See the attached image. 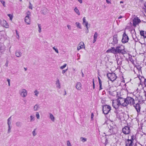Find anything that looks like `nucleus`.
Listing matches in <instances>:
<instances>
[{
    "instance_id": "f257e3e1",
    "label": "nucleus",
    "mask_w": 146,
    "mask_h": 146,
    "mask_svg": "<svg viewBox=\"0 0 146 146\" xmlns=\"http://www.w3.org/2000/svg\"><path fill=\"white\" fill-rule=\"evenodd\" d=\"M106 52L107 53H111L114 54L118 53L124 54L126 53L125 50L124 46L122 45H119L117 46L116 48L114 47H111L110 49L108 50Z\"/></svg>"
},
{
    "instance_id": "f03ea898",
    "label": "nucleus",
    "mask_w": 146,
    "mask_h": 146,
    "mask_svg": "<svg viewBox=\"0 0 146 146\" xmlns=\"http://www.w3.org/2000/svg\"><path fill=\"white\" fill-rule=\"evenodd\" d=\"M109 128L108 131L107 132V135H110L112 134H114L116 131V129L115 126L113 125V124L109 125H108Z\"/></svg>"
},
{
    "instance_id": "7ed1b4c3",
    "label": "nucleus",
    "mask_w": 146,
    "mask_h": 146,
    "mask_svg": "<svg viewBox=\"0 0 146 146\" xmlns=\"http://www.w3.org/2000/svg\"><path fill=\"white\" fill-rule=\"evenodd\" d=\"M127 99L122 98H118V101L121 106L125 107L127 105Z\"/></svg>"
},
{
    "instance_id": "20e7f679",
    "label": "nucleus",
    "mask_w": 146,
    "mask_h": 146,
    "mask_svg": "<svg viewBox=\"0 0 146 146\" xmlns=\"http://www.w3.org/2000/svg\"><path fill=\"white\" fill-rule=\"evenodd\" d=\"M111 109V107L109 105H104L103 107V112L105 114H108Z\"/></svg>"
},
{
    "instance_id": "39448f33",
    "label": "nucleus",
    "mask_w": 146,
    "mask_h": 146,
    "mask_svg": "<svg viewBox=\"0 0 146 146\" xmlns=\"http://www.w3.org/2000/svg\"><path fill=\"white\" fill-rule=\"evenodd\" d=\"M134 138V135H132L131 136L130 139L127 140L125 142L126 146H133Z\"/></svg>"
},
{
    "instance_id": "423d86ee",
    "label": "nucleus",
    "mask_w": 146,
    "mask_h": 146,
    "mask_svg": "<svg viewBox=\"0 0 146 146\" xmlns=\"http://www.w3.org/2000/svg\"><path fill=\"white\" fill-rule=\"evenodd\" d=\"M107 76L108 78L112 81L115 80L117 78L116 74L114 73H108L107 74Z\"/></svg>"
},
{
    "instance_id": "0eeeda50",
    "label": "nucleus",
    "mask_w": 146,
    "mask_h": 146,
    "mask_svg": "<svg viewBox=\"0 0 146 146\" xmlns=\"http://www.w3.org/2000/svg\"><path fill=\"white\" fill-rule=\"evenodd\" d=\"M19 94L20 96L23 98H25L27 95V91L25 89L22 88L19 90Z\"/></svg>"
},
{
    "instance_id": "6e6552de",
    "label": "nucleus",
    "mask_w": 146,
    "mask_h": 146,
    "mask_svg": "<svg viewBox=\"0 0 146 146\" xmlns=\"http://www.w3.org/2000/svg\"><path fill=\"white\" fill-rule=\"evenodd\" d=\"M112 106L115 109H118L120 105L119 102L118 101V98L116 100H113L112 101Z\"/></svg>"
},
{
    "instance_id": "1a4fd4ad",
    "label": "nucleus",
    "mask_w": 146,
    "mask_h": 146,
    "mask_svg": "<svg viewBox=\"0 0 146 146\" xmlns=\"http://www.w3.org/2000/svg\"><path fill=\"white\" fill-rule=\"evenodd\" d=\"M122 131L124 134H128L130 131V127L128 126H125L123 128Z\"/></svg>"
},
{
    "instance_id": "9d476101",
    "label": "nucleus",
    "mask_w": 146,
    "mask_h": 146,
    "mask_svg": "<svg viewBox=\"0 0 146 146\" xmlns=\"http://www.w3.org/2000/svg\"><path fill=\"white\" fill-rule=\"evenodd\" d=\"M141 21L137 17H135L133 20V25L135 27L137 25H138Z\"/></svg>"
},
{
    "instance_id": "9b49d317",
    "label": "nucleus",
    "mask_w": 146,
    "mask_h": 146,
    "mask_svg": "<svg viewBox=\"0 0 146 146\" xmlns=\"http://www.w3.org/2000/svg\"><path fill=\"white\" fill-rule=\"evenodd\" d=\"M127 102V105L129 104L130 105H134L135 104V101L134 99L131 97H127L126 98Z\"/></svg>"
},
{
    "instance_id": "f8f14e48",
    "label": "nucleus",
    "mask_w": 146,
    "mask_h": 146,
    "mask_svg": "<svg viewBox=\"0 0 146 146\" xmlns=\"http://www.w3.org/2000/svg\"><path fill=\"white\" fill-rule=\"evenodd\" d=\"M129 40L128 36L126 34L125 32H124L123 35V38L122 42L123 43H125L128 41Z\"/></svg>"
},
{
    "instance_id": "ddd939ff",
    "label": "nucleus",
    "mask_w": 146,
    "mask_h": 146,
    "mask_svg": "<svg viewBox=\"0 0 146 146\" xmlns=\"http://www.w3.org/2000/svg\"><path fill=\"white\" fill-rule=\"evenodd\" d=\"M115 57L117 64L118 66H120L121 65L122 62V58L120 56H117V57L115 55Z\"/></svg>"
},
{
    "instance_id": "4468645a",
    "label": "nucleus",
    "mask_w": 146,
    "mask_h": 146,
    "mask_svg": "<svg viewBox=\"0 0 146 146\" xmlns=\"http://www.w3.org/2000/svg\"><path fill=\"white\" fill-rule=\"evenodd\" d=\"M83 25H84L85 26V27H86V28L88 29V26H89V27L90 26V25L88 24V22L86 21V17H84L83 18Z\"/></svg>"
},
{
    "instance_id": "2eb2a0df",
    "label": "nucleus",
    "mask_w": 146,
    "mask_h": 146,
    "mask_svg": "<svg viewBox=\"0 0 146 146\" xmlns=\"http://www.w3.org/2000/svg\"><path fill=\"white\" fill-rule=\"evenodd\" d=\"M83 47L85 48L84 44V42H80L78 46L77 50H80L82 49Z\"/></svg>"
},
{
    "instance_id": "dca6fc26",
    "label": "nucleus",
    "mask_w": 146,
    "mask_h": 146,
    "mask_svg": "<svg viewBox=\"0 0 146 146\" xmlns=\"http://www.w3.org/2000/svg\"><path fill=\"white\" fill-rule=\"evenodd\" d=\"M31 18L30 17L25 16V21L27 25H30L31 24Z\"/></svg>"
},
{
    "instance_id": "f3484780",
    "label": "nucleus",
    "mask_w": 146,
    "mask_h": 146,
    "mask_svg": "<svg viewBox=\"0 0 146 146\" xmlns=\"http://www.w3.org/2000/svg\"><path fill=\"white\" fill-rule=\"evenodd\" d=\"M76 88L78 90H80L82 88V85L80 82H77L76 83Z\"/></svg>"
},
{
    "instance_id": "a211bd4d",
    "label": "nucleus",
    "mask_w": 146,
    "mask_h": 146,
    "mask_svg": "<svg viewBox=\"0 0 146 146\" xmlns=\"http://www.w3.org/2000/svg\"><path fill=\"white\" fill-rule=\"evenodd\" d=\"M135 109H136L138 113L139 112L140 110V106L139 104H137L134 105Z\"/></svg>"
},
{
    "instance_id": "6ab92c4d",
    "label": "nucleus",
    "mask_w": 146,
    "mask_h": 146,
    "mask_svg": "<svg viewBox=\"0 0 146 146\" xmlns=\"http://www.w3.org/2000/svg\"><path fill=\"white\" fill-rule=\"evenodd\" d=\"M117 35H115L113 36V42L114 44H116L118 42V40L117 39Z\"/></svg>"
},
{
    "instance_id": "aec40b11",
    "label": "nucleus",
    "mask_w": 146,
    "mask_h": 146,
    "mask_svg": "<svg viewBox=\"0 0 146 146\" xmlns=\"http://www.w3.org/2000/svg\"><path fill=\"white\" fill-rule=\"evenodd\" d=\"M15 54L16 56L18 57H21L22 55V53L20 50H17L16 51Z\"/></svg>"
},
{
    "instance_id": "412c9836",
    "label": "nucleus",
    "mask_w": 146,
    "mask_h": 146,
    "mask_svg": "<svg viewBox=\"0 0 146 146\" xmlns=\"http://www.w3.org/2000/svg\"><path fill=\"white\" fill-rule=\"evenodd\" d=\"M2 25L6 28H8L9 27V25L7 22L5 20H3L2 21Z\"/></svg>"
},
{
    "instance_id": "4be33fe9",
    "label": "nucleus",
    "mask_w": 146,
    "mask_h": 146,
    "mask_svg": "<svg viewBox=\"0 0 146 146\" xmlns=\"http://www.w3.org/2000/svg\"><path fill=\"white\" fill-rule=\"evenodd\" d=\"M39 105L38 104H35L33 107V110L34 111H38L40 109Z\"/></svg>"
},
{
    "instance_id": "5701e85b",
    "label": "nucleus",
    "mask_w": 146,
    "mask_h": 146,
    "mask_svg": "<svg viewBox=\"0 0 146 146\" xmlns=\"http://www.w3.org/2000/svg\"><path fill=\"white\" fill-rule=\"evenodd\" d=\"M56 87L58 89H60L61 88L60 84L59 81V80L58 78L56 82Z\"/></svg>"
},
{
    "instance_id": "b1692460",
    "label": "nucleus",
    "mask_w": 146,
    "mask_h": 146,
    "mask_svg": "<svg viewBox=\"0 0 146 146\" xmlns=\"http://www.w3.org/2000/svg\"><path fill=\"white\" fill-rule=\"evenodd\" d=\"M49 118L51 120L52 122H54L55 120V118L54 115L51 113H49Z\"/></svg>"
},
{
    "instance_id": "393cba45",
    "label": "nucleus",
    "mask_w": 146,
    "mask_h": 146,
    "mask_svg": "<svg viewBox=\"0 0 146 146\" xmlns=\"http://www.w3.org/2000/svg\"><path fill=\"white\" fill-rule=\"evenodd\" d=\"M98 36L97 33L96 32L95 33L94 36V40L93 41V43H95L96 41Z\"/></svg>"
},
{
    "instance_id": "a878e982",
    "label": "nucleus",
    "mask_w": 146,
    "mask_h": 146,
    "mask_svg": "<svg viewBox=\"0 0 146 146\" xmlns=\"http://www.w3.org/2000/svg\"><path fill=\"white\" fill-rule=\"evenodd\" d=\"M30 122H32L35 121V116L32 115H31L30 116Z\"/></svg>"
},
{
    "instance_id": "bb28decb",
    "label": "nucleus",
    "mask_w": 146,
    "mask_h": 146,
    "mask_svg": "<svg viewBox=\"0 0 146 146\" xmlns=\"http://www.w3.org/2000/svg\"><path fill=\"white\" fill-rule=\"evenodd\" d=\"M74 11L78 15H80V13L77 8V7H76L74 9Z\"/></svg>"
},
{
    "instance_id": "cd10ccee",
    "label": "nucleus",
    "mask_w": 146,
    "mask_h": 146,
    "mask_svg": "<svg viewBox=\"0 0 146 146\" xmlns=\"http://www.w3.org/2000/svg\"><path fill=\"white\" fill-rule=\"evenodd\" d=\"M140 34L142 36H143L144 37H146V32L143 31H141L140 32Z\"/></svg>"
},
{
    "instance_id": "c85d7f7f",
    "label": "nucleus",
    "mask_w": 146,
    "mask_h": 146,
    "mask_svg": "<svg viewBox=\"0 0 146 146\" xmlns=\"http://www.w3.org/2000/svg\"><path fill=\"white\" fill-rule=\"evenodd\" d=\"M32 134L33 136H35L37 134L36 129H34L32 132Z\"/></svg>"
},
{
    "instance_id": "c756f323",
    "label": "nucleus",
    "mask_w": 146,
    "mask_h": 146,
    "mask_svg": "<svg viewBox=\"0 0 146 146\" xmlns=\"http://www.w3.org/2000/svg\"><path fill=\"white\" fill-rule=\"evenodd\" d=\"M116 92L115 91H109V94L111 95L114 96L115 95V94H116Z\"/></svg>"
},
{
    "instance_id": "7c9ffc66",
    "label": "nucleus",
    "mask_w": 146,
    "mask_h": 146,
    "mask_svg": "<svg viewBox=\"0 0 146 146\" xmlns=\"http://www.w3.org/2000/svg\"><path fill=\"white\" fill-rule=\"evenodd\" d=\"M76 25L77 27L80 29H81V25L79 23L77 22H76Z\"/></svg>"
},
{
    "instance_id": "2f4dec72",
    "label": "nucleus",
    "mask_w": 146,
    "mask_h": 146,
    "mask_svg": "<svg viewBox=\"0 0 146 146\" xmlns=\"http://www.w3.org/2000/svg\"><path fill=\"white\" fill-rule=\"evenodd\" d=\"M16 125L18 127H20L21 126V122L20 121H17V122L16 123Z\"/></svg>"
},
{
    "instance_id": "473e14b6",
    "label": "nucleus",
    "mask_w": 146,
    "mask_h": 146,
    "mask_svg": "<svg viewBox=\"0 0 146 146\" xmlns=\"http://www.w3.org/2000/svg\"><path fill=\"white\" fill-rule=\"evenodd\" d=\"M36 117L37 119H39L40 118V116L38 112L36 113Z\"/></svg>"
},
{
    "instance_id": "72a5a7b5",
    "label": "nucleus",
    "mask_w": 146,
    "mask_h": 146,
    "mask_svg": "<svg viewBox=\"0 0 146 146\" xmlns=\"http://www.w3.org/2000/svg\"><path fill=\"white\" fill-rule=\"evenodd\" d=\"M34 93H35V95L36 96H38V94H39V92L37 90H35L34 91Z\"/></svg>"
},
{
    "instance_id": "f704fd0d",
    "label": "nucleus",
    "mask_w": 146,
    "mask_h": 146,
    "mask_svg": "<svg viewBox=\"0 0 146 146\" xmlns=\"http://www.w3.org/2000/svg\"><path fill=\"white\" fill-rule=\"evenodd\" d=\"M80 140L83 142H84L87 141L86 138L82 137L80 138Z\"/></svg>"
},
{
    "instance_id": "c9c22d12",
    "label": "nucleus",
    "mask_w": 146,
    "mask_h": 146,
    "mask_svg": "<svg viewBox=\"0 0 146 146\" xmlns=\"http://www.w3.org/2000/svg\"><path fill=\"white\" fill-rule=\"evenodd\" d=\"M66 66L67 64H64L63 66H62L60 67V68L61 70L63 69L66 67Z\"/></svg>"
},
{
    "instance_id": "e433bc0d",
    "label": "nucleus",
    "mask_w": 146,
    "mask_h": 146,
    "mask_svg": "<svg viewBox=\"0 0 146 146\" xmlns=\"http://www.w3.org/2000/svg\"><path fill=\"white\" fill-rule=\"evenodd\" d=\"M38 27L39 29L38 31L39 33H40L41 31V26L40 24H38Z\"/></svg>"
},
{
    "instance_id": "4c0bfd02",
    "label": "nucleus",
    "mask_w": 146,
    "mask_h": 146,
    "mask_svg": "<svg viewBox=\"0 0 146 146\" xmlns=\"http://www.w3.org/2000/svg\"><path fill=\"white\" fill-rule=\"evenodd\" d=\"M26 14V15H26V16H28V17H30V16H31V13L29 11H27V12Z\"/></svg>"
},
{
    "instance_id": "58836bf2",
    "label": "nucleus",
    "mask_w": 146,
    "mask_h": 146,
    "mask_svg": "<svg viewBox=\"0 0 146 146\" xmlns=\"http://www.w3.org/2000/svg\"><path fill=\"white\" fill-rule=\"evenodd\" d=\"M8 126V129L7 133H9L10 132H11V126Z\"/></svg>"
},
{
    "instance_id": "ea45409f",
    "label": "nucleus",
    "mask_w": 146,
    "mask_h": 146,
    "mask_svg": "<svg viewBox=\"0 0 146 146\" xmlns=\"http://www.w3.org/2000/svg\"><path fill=\"white\" fill-rule=\"evenodd\" d=\"M52 48L57 53H59L58 51L57 48H56L55 47H54Z\"/></svg>"
},
{
    "instance_id": "a19ab883",
    "label": "nucleus",
    "mask_w": 146,
    "mask_h": 146,
    "mask_svg": "<svg viewBox=\"0 0 146 146\" xmlns=\"http://www.w3.org/2000/svg\"><path fill=\"white\" fill-rule=\"evenodd\" d=\"M66 145L67 146H72L69 141H67L66 142Z\"/></svg>"
},
{
    "instance_id": "79ce46f5",
    "label": "nucleus",
    "mask_w": 146,
    "mask_h": 146,
    "mask_svg": "<svg viewBox=\"0 0 146 146\" xmlns=\"http://www.w3.org/2000/svg\"><path fill=\"white\" fill-rule=\"evenodd\" d=\"M7 15L9 17L10 19L11 20V21L12 20L13 17V15H11V14H8Z\"/></svg>"
},
{
    "instance_id": "37998d69",
    "label": "nucleus",
    "mask_w": 146,
    "mask_h": 146,
    "mask_svg": "<svg viewBox=\"0 0 146 146\" xmlns=\"http://www.w3.org/2000/svg\"><path fill=\"white\" fill-rule=\"evenodd\" d=\"M29 8L31 10L33 9V5L30 2H29Z\"/></svg>"
},
{
    "instance_id": "c03bdc74",
    "label": "nucleus",
    "mask_w": 146,
    "mask_h": 146,
    "mask_svg": "<svg viewBox=\"0 0 146 146\" xmlns=\"http://www.w3.org/2000/svg\"><path fill=\"white\" fill-rule=\"evenodd\" d=\"M1 3L3 4V6H4V7H5V2L3 0H1Z\"/></svg>"
},
{
    "instance_id": "a18cd8bd",
    "label": "nucleus",
    "mask_w": 146,
    "mask_h": 146,
    "mask_svg": "<svg viewBox=\"0 0 146 146\" xmlns=\"http://www.w3.org/2000/svg\"><path fill=\"white\" fill-rule=\"evenodd\" d=\"M16 34L17 35L16 37L17 38H19V33L17 32V30L16 31Z\"/></svg>"
},
{
    "instance_id": "49530a36",
    "label": "nucleus",
    "mask_w": 146,
    "mask_h": 146,
    "mask_svg": "<svg viewBox=\"0 0 146 146\" xmlns=\"http://www.w3.org/2000/svg\"><path fill=\"white\" fill-rule=\"evenodd\" d=\"M4 48V47L2 46V44H0V50H3Z\"/></svg>"
},
{
    "instance_id": "de8ad7c7",
    "label": "nucleus",
    "mask_w": 146,
    "mask_h": 146,
    "mask_svg": "<svg viewBox=\"0 0 146 146\" xmlns=\"http://www.w3.org/2000/svg\"><path fill=\"white\" fill-rule=\"evenodd\" d=\"M68 70V69L65 70H63L62 71V74H64Z\"/></svg>"
},
{
    "instance_id": "09e8293b",
    "label": "nucleus",
    "mask_w": 146,
    "mask_h": 146,
    "mask_svg": "<svg viewBox=\"0 0 146 146\" xmlns=\"http://www.w3.org/2000/svg\"><path fill=\"white\" fill-rule=\"evenodd\" d=\"M67 27L68 29L71 30V26L70 25H67Z\"/></svg>"
},
{
    "instance_id": "8fccbe9b",
    "label": "nucleus",
    "mask_w": 146,
    "mask_h": 146,
    "mask_svg": "<svg viewBox=\"0 0 146 146\" xmlns=\"http://www.w3.org/2000/svg\"><path fill=\"white\" fill-rule=\"evenodd\" d=\"M95 84H94V79H93V89H94L95 88Z\"/></svg>"
},
{
    "instance_id": "3c124183",
    "label": "nucleus",
    "mask_w": 146,
    "mask_h": 146,
    "mask_svg": "<svg viewBox=\"0 0 146 146\" xmlns=\"http://www.w3.org/2000/svg\"><path fill=\"white\" fill-rule=\"evenodd\" d=\"M11 117H9L7 120V122H11Z\"/></svg>"
},
{
    "instance_id": "603ef678",
    "label": "nucleus",
    "mask_w": 146,
    "mask_h": 146,
    "mask_svg": "<svg viewBox=\"0 0 146 146\" xmlns=\"http://www.w3.org/2000/svg\"><path fill=\"white\" fill-rule=\"evenodd\" d=\"M106 2L108 3V4H109V3L111 4V2L110 1H109V0H106Z\"/></svg>"
},
{
    "instance_id": "864d4df0",
    "label": "nucleus",
    "mask_w": 146,
    "mask_h": 146,
    "mask_svg": "<svg viewBox=\"0 0 146 146\" xmlns=\"http://www.w3.org/2000/svg\"><path fill=\"white\" fill-rule=\"evenodd\" d=\"M7 124L8 125V126H11V122H7Z\"/></svg>"
},
{
    "instance_id": "5fc2aeb1",
    "label": "nucleus",
    "mask_w": 146,
    "mask_h": 146,
    "mask_svg": "<svg viewBox=\"0 0 146 146\" xmlns=\"http://www.w3.org/2000/svg\"><path fill=\"white\" fill-rule=\"evenodd\" d=\"M94 117V114L93 113H92L91 114V119L92 120H93V118Z\"/></svg>"
},
{
    "instance_id": "6e6d98bb",
    "label": "nucleus",
    "mask_w": 146,
    "mask_h": 146,
    "mask_svg": "<svg viewBox=\"0 0 146 146\" xmlns=\"http://www.w3.org/2000/svg\"><path fill=\"white\" fill-rule=\"evenodd\" d=\"M98 80H99V84H102V82L101 81V80H100V78H99V77H98Z\"/></svg>"
},
{
    "instance_id": "4d7b16f0",
    "label": "nucleus",
    "mask_w": 146,
    "mask_h": 146,
    "mask_svg": "<svg viewBox=\"0 0 146 146\" xmlns=\"http://www.w3.org/2000/svg\"><path fill=\"white\" fill-rule=\"evenodd\" d=\"M99 85H100V90H101V89H102V84H99Z\"/></svg>"
},
{
    "instance_id": "13d9d810",
    "label": "nucleus",
    "mask_w": 146,
    "mask_h": 146,
    "mask_svg": "<svg viewBox=\"0 0 146 146\" xmlns=\"http://www.w3.org/2000/svg\"><path fill=\"white\" fill-rule=\"evenodd\" d=\"M78 1L81 4L82 3V0H78Z\"/></svg>"
},
{
    "instance_id": "bf43d9fd",
    "label": "nucleus",
    "mask_w": 146,
    "mask_h": 146,
    "mask_svg": "<svg viewBox=\"0 0 146 146\" xmlns=\"http://www.w3.org/2000/svg\"><path fill=\"white\" fill-rule=\"evenodd\" d=\"M144 84L145 85V86H146V79H144Z\"/></svg>"
},
{
    "instance_id": "052dcab7",
    "label": "nucleus",
    "mask_w": 146,
    "mask_h": 146,
    "mask_svg": "<svg viewBox=\"0 0 146 146\" xmlns=\"http://www.w3.org/2000/svg\"><path fill=\"white\" fill-rule=\"evenodd\" d=\"M123 17L122 16H120L118 17V19H120Z\"/></svg>"
},
{
    "instance_id": "680f3d73",
    "label": "nucleus",
    "mask_w": 146,
    "mask_h": 146,
    "mask_svg": "<svg viewBox=\"0 0 146 146\" xmlns=\"http://www.w3.org/2000/svg\"><path fill=\"white\" fill-rule=\"evenodd\" d=\"M7 82H8V83L10 82V80L9 79L7 78Z\"/></svg>"
},
{
    "instance_id": "e2e57ef3",
    "label": "nucleus",
    "mask_w": 146,
    "mask_h": 146,
    "mask_svg": "<svg viewBox=\"0 0 146 146\" xmlns=\"http://www.w3.org/2000/svg\"><path fill=\"white\" fill-rule=\"evenodd\" d=\"M2 25V21L0 20V25Z\"/></svg>"
},
{
    "instance_id": "0e129e2a",
    "label": "nucleus",
    "mask_w": 146,
    "mask_h": 146,
    "mask_svg": "<svg viewBox=\"0 0 146 146\" xmlns=\"http://www.w3.org/2000/svg\"><path fill=\"white\" fill-rule=\"evenodd\" d=\"M82 77H84V74L82 72Z\"/></svg>"
},
{
    "instance_id": "69168bd1",
    "label": "nucleus",
    "mask_w": 146,
    "mask_h": 146,
    "mask_svg": "<svg viewBox=\"0 0 146 146\" xmlns=\"http://www.w3.org/2000/svg\"><path fill=\"white\" fill-rule=\"evenodd\" d=\"M144 6L146 8V2H145L144 4Z\"/></svg>"
},
{
    "instance_id": "338daca9",
    "label": "nucleus",
    "mask_w": 146,
    "mask_h": 146,
    "mask_svg": "<svg viewBox=\"0 0 146 146\" xmlns=\"http://www.w3.org/2000/svg\"><path fill=\"white\" fill-rule=\"evenodd\" d=\"M123 3V1H121L120 2V3Z\"/></svg>"
},
{
    "instance_id": "774afa93",
    "label": "nucleus",
    "mask_w": 146,
    "mask_h": 146,
    "mask_svg": "<svg viewBox=\"0 0 146 146\" xmlns=\"http://www.w3.org/2000/svg\"><path fill=\"white\" fill-rule=\"evenodd\" d=\"M42 13H43L44 14H45L46 13V12H43L42 11Z\"/></svg>"
}]
</instances>
